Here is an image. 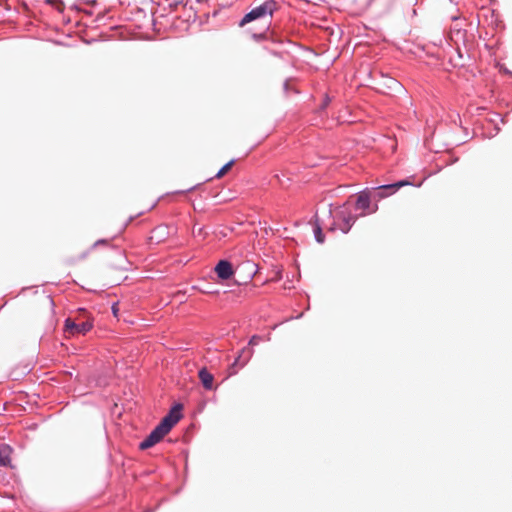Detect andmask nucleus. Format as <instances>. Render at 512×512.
<instances>
[{
    "mask_svg": "<svg viewBox=\"0 0 512 512\" xmlns=\"http://www.w3.org/2000/svg\"><path fill=\"white\" fill-rule=\"evenodd\" d=\"M277 10V2L274 0H268L259 6L251 9L240 21L239 26L248 27L247 31L252 34L254 39H264L269 30L270 21L274 11Z\"/></svg>",
    "mask_w": 512,
    "mask_h": 512,
    "instance_id": "obj_1",
    "label": "nucleus"
},
{
    "mask_svg": "<svg viewBox=\"0 0 512 512\" xmlns=\"http://www.w3.org/2000/svg\"><path fill=\"white\" fill-rule=\"evenodd\" d=\"M182 406H174L170 412L161 420L154 430L139 444L141 450H146L160 442L167 435L172 427L181 419Z\"/></svg>",
    "mask_w": 512,
    "mask_h": 512,
    "instance_id": "obj_2",
    "label": "nucleus"
},
{
    "mask_svg": "<svg viewBox=\"0 0 512 512\" xmlns=\"http://www.w3.org/2000/svg\"><path fill=\"white\" fill-rule=\"evenodd\" d=\"M355 208L357 210H361V216H365L367 214H372L377 211V205H371V196L368 190H363L357 194V200L355 203Z\"/></svg>",
    "mask_w": 512,
    "mask_h": 512,
    "instance_id": "obj_3",
    "label": "nucleus"
},
{
    "mask_svg": "<svg viewBox=\"0 0 512 512\" xmlns=\"http://www.w3.org/2000/svg\"><path fill=\"white\" fill-rule=\"evenodd\" d=\"M64 327H65V332L71 336H74L76 334L84 335L92 329L93 324L89 320L84 321L82 323H76L75 320H72L71 318H67L65 320Z\"/></svg>",
    "mask_w": 512,
    "mask_h": 512,
    "instance_id": "obj_4",
    "label": "nucleus"
},
{
    "mask_svg": "<svg viewBox=\"0 0 512 512\" xmlns=\"http://www.w3.org/2000/svg\"><path fill=\"white\" fill-rule=\"evenodd\" d=\"M215 272L222 280L229 279L234 273L231 263L227 260L219 261L215 267Z\"/></svg>",
    "mask_w": 512,
    "mask_h": 512,
    "instance_id": "obj_5",
    "label": "nucleus"
},
{
    "mask_svg": "<svg viewBox=\"0 0 512 512\" xmlns=\"http://www.w3.org/2000/svg\"><path fill=\"white\" fill-rule=\"evenodd\" d=\"M36 308L47 312L48 314L53 313L54 302L53 299L49 295L40 294L36 298Z\"/></svg>",
    "mask_w": 512,
    "mask_h": 512,
    "instance_id": "obj_6",
    "label": "nucleus"
},
{
    "mask_svg": "<svg viewBox=\"0 0 512 512\" xmlns=\"http://www.w3.org/2000/svg\"><path fill=\"white\" fill-rule=\"evenodd\" d=\"M253 355V351L251 349H248V348H243L238 357L236 358V360L234 361V363L231 365V374H235L237 371L234 370V367H236L237 365H239L240 367H243L245 366L249 360L251 359Z\"/></svg>",
    "mask_w": 512,
    "mask_h": 512,
    "instance_id": "obj_7",
    "label": "nucleus"
},
{
    "mask_svg": "<svg viewBox=\"0 0 512 512\" xmlns=\"http://www.w3.org/2000/svg\"><path fill=\"white\" fill-rule=\"evenodd\" d=\"M198 376L205 389H214V376L205 367L199 370Z\"/></svg>",
    "mask_w": 512,
    "mask_h": 512,
    "instance_id": "obj_8",
    "label": "nucleus"
},
{
    "mask_svg": "<svg viewBox=\"0 0 512 512\" xmlns=\"http://www.w3.org/2000/svg\"><path fill=\"white\" fill-rule=\"evenodd\" d=\"M0 466L12 467L11 448L8 445H0Z\"/></svg>",
    "mask_w": 512,
    "mask_h": 512,
    "instance_id": "obj_9",
    "label": "nucleus"
},
{
    "mask_svg": "<svg viewBox=\"0 0 512 512\" xmlns=\"http://www.w3.org/2000/svg\"><path fill=\"white\" fill-rule=\"evenodd\" d=\"M340 219L342 220V224L340 225V229L342 232L347 233L352 225L354 224L356 218L352 216L350 213L341 212Z\"/></svg>",
    "mask_w": 512,
    "mask_h": 512,
    "instance_id": "obj_10",
    "label": "nucleus"
},
{
    "mask_svg": "<svg viewBox=\"0 0 512 512\" xmlns=\"http://www.w3.org/2000/svg\"><path fill=\"white\" fill-rule=\"evenodd\" d=\"M412 184L413 183L410 182L409 180H401V181H398V182L393 183V184L379 186L377 189L378 190H390L391 193H393V192H395L396 190H398L401 187H404V186H407V185H412Z\"/></svg>",
    "mask_w": 512,
    "mask_h": 512,
    "instance_id": "obj_11",
    "label": "nucleus"
},
{
    "mask_svg": "<svg viewBox=\"0 0 512 512\" xmlns=\"http://www.w3.org/2000/svg\"><path fill=\"white\" fill-rule=\"evenodd\" d=\"M235 161L234 160H230L228 163H226L219 171L218 173L216 174V178H222L226 173H228V171L232 168V166L234 165Z\"/></svg>",
    "mask_w": 512,
    "mask_h": 512,
    "instance_id": "obj_12",
    "label": "nucleus"
},
{
    "mask_svg": "<svg viewBox=\"0 0 512 512\" xmlns=\"http://www.w3.org/2000/svg\"><path fill=\"white\" fill-rule=\"evenodd\" d=\"M314 233H315V238H316L317 242L323 243L324 242V234L322 233L321 227L319 225H317L315 227Z\"/></svg>",
    "mask_w": 512,
    "mask_h": 512,
    "instance_id": "obj_13",
    "label": "nucleus"
},
{
    "mask_svg": "<svg viewBox=\"0 0 512 512\" xmlns=\"http://www.w3.org/2000/svg\"><path fill=\"white\" fill-rule=\"evenodd\" d=\"M259 341H260V337H259V336H257V335H254V336H252V337H251V339L249 340V345H251V346H255V345H257V344L259 343Z\"/></svg>",
    "mask_w": 512,
    "mask_h": 512,
    "instance_id": "obj_14",
    "label": "nucleus"
},
{
    "mask_svg": "<svg viewBox=\"0 0 512 512\" xmlns=\"http://www.w3.org/2000/svg\"><path fill=\"white\" fill-rule=\"evenodd\" d=\"M46 2L49 4H54L56 2H59V0H46Z\"/></svg>",
    "mask_w": 512,
    "mask_h": 512,
    "instance_id": "obj_15",
    "label": "nucleus"
},
{
    "mask_svg": "<svg viewBox=\"0 0 512 512\" xmlns=\"http://www.w3.org/2000/svg\"><path fill=\"white\" fill-rule=\"evenodd\" d=\"M100 243H101V244H106V243H107V241H106V240H100V241H97V242L95 243V245L100 244Z\"/></svg>",
    "mask_w": 512,
    "mask_h": 512,
    "instance_id": "obj_16",
    "label": "nucleus"
},
{
    "mask_svg": "<svg viewBox=\"0 0 512 512\" xmlns=\"http://www.w3.org/2000/svg\"><path fill=\"white\" fill-rule=\"evenodd\" d=\"M112 309H113L114 315L116 316L117 315V310H116L115 306H113Z\"/></svg>",
    "mask_w": 512,
    "mask_h": 512,
    "instance_id": "obj_17",
    "label": "nucleus"
},
{
    "mask_svg": "<svg viewBox=\"0 0 512 512\" xmlns=\"http://www.w3.org/2000/svg\"><path fill=\"white\" fill-rule=\"evenodd\" d=\"M378 196H379V198H383V197H385L386 195H385L384 193H379V194H378Z\"/></svg>",
    "mask_w": 512,
    "mask_h": 512,
    "instance_id": "obj_18",
    "label": "nucleus"
},
{
    "mask_svg": "<svg viewBox=\"0 0 512 512\" xmlns=\"http://www.w3.org/2000/svg\"><path fill=\"white\" fill-rule=\"evenodd\" d=\"M3 479V475L2 473L0 472V481Z\"/></svg>",
    "mask_w": 512,
    "mask_h": 512,
    "instance_id": "obj_19",
    "label": "nucleus"
}]
</instances>
